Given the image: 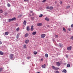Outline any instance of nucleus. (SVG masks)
Returning <instances> with one entry per match:
<instances>
[{
	"label": "nucleus",
	"instance_id": "1",
	"mask_svg": "<svg viewBox=\"0 0 73 73\" xmlns=\"http://www.w3.org/2000/svg\"><path fill=\"white\" fill-rule=\"evenodd\" d=\"M52 68L53 69H54V70H58L59 69V68L58 67H56L54 66H52Z\"/></svg>",
	"mask_w": 73,
	"mask_h": 73
},
{
	"label": "nucleus",
	"instance_id": "2",
	"mask_svg": "<svg viewBox=\"0 0 73 73\" xmlns=\"http://www.w3.org/2000/svg\"><path fill=\"white\" fill-rule=\"evenodd\" d=\"M9 57H10V58L11 60H12L13 59V54H10Z\"/></svg>",
	"mask_w": 73,
	"mask_h": 73
},
{
	"label": "nucleus",
	"instance_id": "3",
	"mask_svg": "<svg viewBox=\"0 0 73 73\" xmlns=\"http://www.w3.org/2000/svg\"><path fill=\"white\" fill-rule=\"evenodd\" d=\"M45 34H43L42 35H41V36H40V37L41 38H44L45 37Z\"/></svg>",
	"mask_w": 73,
	"mask_h": 73
},
{
	"label": "nucleus",
	"instance_id": "4",
	"mask_svg": "<svg viewBox=\"0 0 73 73\" xmlns=\"http://www.w3.org/2000/svg\"><path fill=\"white\" fill-rule=\"evenodd\" d=\"M67 50H72V46H70L67 47Z\"/></svg>",
	"mask_w": 73,
	"mask_h": 73
},
{
	"label": "nucleus",
	"instance_id": "5",
	"mask_svg": "<svg viewBox=\"0 0 73 73\" xmlns=\"http://www.w3.org/2000/svg\"><path fill=\"white\" fill-rule=\"evenodd\" d=\"M56 65L58 66H60V63L59 62H57L56 63Z\"/></svg>",
	"mask_w": 73,
	"mask_h": 73
},
{
	"label": "nucleus",
	"instance_id": "6",
	"mask_svg": "<svg viewBox=\"0 0 73 73\" xmlns=\"http://www.w3.org/2000/svg\"><path fill=\"white\" fill-rule=\"evenodd\" d=\"M42 25V23H38L37 24V26H39V27H41Z\"/></svg>",
	"mask_w": 73,
	"mask_h": 73
},
{
	"label": "nucleus",
	"instance_id": "7",
	"mask_svg": "<svg viewBox=\"0 0 73 73\" xmlns=\"http://www.w3.org/2000/svg\"><path fill=\"white\" fill-rule=\"evenodd\" d=\"M33 26L32 25L31 26V31H33V29H34V28H33Z\"/></svg>",
	"mask_w": 73,
	"mask_h": 73
},
{
	"label": "nucleus",
	"instance_id": "8",
	"mask_svg": "<svg viewBox=\"0 0 73 73\" xmlns=\"http://www.w3.org/2000/svg\"><path fill=\"white\" fill-rule=\"evenodd\" d=\"M27 31H30V28H29V26H27Z\"/></svg>",
	"mask_w": 73,
	"mask_h": 73
},
{
	"label": "nucleus",
	"instance_id": "9",
	"mask_svg": "<svg viewBox=\"0 0 73 73\" xmlns=\"http://www.w3.org/2000/svg\"><path fill=\"white\" fill-rule=\"evenodd\" d=\"M23 24L24 25H27V21L25 20L23 22Z\"/></svg>",
	"mask_w": 73,
	"mask_h": 73
},
{
	"label": "nucleus",
	"instance_id": "10",
	"mask_svg": "<svg viewBox=\"0 0 73 73\" xmlns=\"http://www.w3.org/2000/svg\"><path fill=\"white\" fill-rule=\"evenodd\" d=\"M9 33V32H5V35L6 36H7V35H8V34Z\"/></svg>",
	"mask_w": 73,
	"mask_h": 73
},
{
	"label": "nucleus",
	"instance_id": "11",
	"mask_svg": "<svg viewBox=\"0 0 73 73\" xmlns=\"http://www.w3.org/2000/svg\"><path fill=\"white\" fill-rule=\"evenodd\" d=\"M62 73H66V70L65 69L63 70L62 71Z\"/></svg>",
	"mask_w": 73,
	"mask_h": 73
},
{
	"label": "nucleus",
	"instance_id": "12",
	"mask_svg": "<svg viewBox=\"0 0 73 73\" xmlns=\"http://www.w3.org/2000/svg\"><path fill=\"white\" fill-rule=\"evenodd\" d=\"M45 20H46V21H49V18H48L47 17H46L45 19Z\"/></svg>",
	"mask_w": 73,
	"mask_h": 73
},
{
	"label": "nucleus",
	"instance_id": "13",
	"mask_svg": "<svg viewBox=\"0 0 73 73\" xmlns=\"http://www.w3.org/2000/svg\"><path fill=\"white\" fill-rule=\"evenodd\" d=\"M28 35H29V34H28V33H27L25 35V37H27V36H28Z\"/></svg>",
	"mask_w": 73,
	"mask_h": 73
},
{
	"label": "nucleus",
	"instance_id": "14",
	"mask_svg": "<svg viewBox=\"0 0 73 73\" xmlns=\"http://www.w3.org/2000/svg\"><path fill=\"white\" fill-rule=\"evenodd\" d=\"M28 42H29V40H27L25 41V43L26 44H28Z\"/></svg>",
	"mask_w": 73,
	"mask_h": 73
},
{
	"label": "nucleus",
	"instance_id": "15",
	"mask_svg": "<svg viewBox=\"0 0 73 73\" xmlns=\"http://www.w3.org/2000/svg\"><path fill=\"white\" fill-rule=\"evenodd\" d=\"M32 35L34 36L36 34V32H34L32 33Z\"/></svg>",
	"mask_w": 73,
	"mask_h": 73
},
{
	"label": "nucleus",
	"instance_id": "16",
	"mask_svg": "<svg viewBox=\"0 0 73 73\" xmlns=\"http://www.w3.org/2000/svg\"><path fill=\"white\" fill-rule=\"evenodd\" d=\"M4 54V52L2 51H0V54L1 55H3Z\"/></svg>",
	"mask_w": 73,
	"mask_h": 73
},
{
	"label": "nucleus",
	"instance_id": "17",
	"mask_svg": "<svg viewBox=\"0 0 73 73\" xmlns=\"http://www.w3.org/2000/svg\"><path fill=\"white\" fill-rule=\"evenodd\" d=\"M63 45V44H62L61 43L59 44V46L60 48H62V47Z\"/></svg>",
	"mask_w": 73,
	"mask_h": 73
},
{
	"label": "nucleus",
	"instance_id": "18",
	"mask_svg": "<svg viewBox=\"0 0 73 73\" xmlns=\"http://www.w3.org/2000/svg\"><path fill=\"white\" fill-rule=\"evenodd\" d=\"M45 64H44L43 65H42V67L43 68H45Z\"/></svg>",
	"mask_w": 73,
	"mask_h": 73
},
{
	"label": "nucleus",
	"instance_id": "19",
	"mask_svg": "<svg viewBox=\"0 0 73 73\" xmlns=\"http://www.w3.org/2000/svg\"><path fill=\"white\" fill-rule=\"evenodd\" d=\"M16 37H17V39H19V34H17Z\"/></svg>",
	"mask_w": 73,
	"mask_h": 73
},
{
	"label": "nucleus",
	"instance_id": "20",
	"mask_svg": "<svg viewBox=\"0 0 73 73\" xmlns=\"http://www.w3.org/2000/svg\"><path fill=\"white\" fill-rule=\"evenodd\" d=\"M63 30L64 32H66V29H65L64 27L63 28Z\"/></svg>",
	"mask_w": 73,
	"mask_h": 73
},
{
	"label": "nucleus",
	"instance_id": "21",
	"mask_svg": "<svg viewBox=\"0 0 73 73\" xmlns=\"http://www.w3.org/2000/svg\"><path fill=\"white\" fill-rule=\"evenodd\" d=\"M16 19L15 18V17H14V18H12L11 19L12 20V21H13L14 20H15Z\"/></svg>",
	"mask_w": 73,
	"mask_h": 73
},
{
	"label": "nucleus",
	"instance_id": "22",
	"mask_svg": "<svg viewBox=\"0 0 73 73\" xmlns=\"http://www.w3.org/2000/svg\"><path fill=\"white\" fill-rule=\"evenodd\" d=\"M53 9V7L51 6L50 7V10H52Z\"/></svg>",
	"mask_w": 73,
	"mask_h": 73
},
{
	"label": "nucleus",
	"instance_id": "23",
	"mask_svg": "<svg viewBox=\"0 0 73 73\" xmlns=\"http://www.w3.org/2000/svg\"><path fill=\"white\" fill-rule=\"evenodd\" d=\"M23 48H27V46L26 45V44H24L23 45Z\"/></svg>",
	"mask_w": 73,
	"mask_h": 73
},
{
	"label": "nucleus",
	"instance_id": "24",
	"mask_svg": "<svg viewBox=\"0 0 73 73\" xmlns=\"http://www.w3.org/2000/svg\"><path fill=\"white\" fill-rule=\"evenodd\" d=\"M45 56L47 58L48 57V54H45Z\"/></svg>",
	"mask_w": 73,
	"mask_h": 73
},
{
	"label": "nucleus",
	"instance_id": "25",
	"mask_svg": "<svg viewBox=\"0 0 73 73\" xmlns=\"http://www.w3.org/2000/svg\"><path fill=\"white\" fill-rule=\"evenodd\" d=\"M8 14V13L5 12V16H7V15Z\"/></svg>",
	"mask_w": 73,
	"mask_h": 73
},
{
	"label": "nucleus",
	"instance_id": "26",
	"mask_svg": "<svg viewBox=\"0 0 73 73\" xmlns=\"http://www.w3.org/2000/svg\"><path fill=\"white\" fill-rule=\"evenodd\" d=\"M34 54L36 55V54H37V51H35L34 52Z\"/></svg>",
	"mask_w": 73,
	"mask_h": 73
},
{
	"label": "nucleus",
	"instance_id": "27",
	"mask_svg": "<svg viewBox=\"0 0 73 73\" xmlns=\"http://www.w3.org/2000/svg\"><path fill=\"white\" fill-rule=\"evenodd\" d=\"M70 8V6H67L66 7V9H68Z\"/></svg>",
	"mask_w": 73,
	"mask_h": 73
},
{
	"label": "nucleus",
	"instance_id": "28",
	"mask_svg": "<svg viewBox=\"0 0 73 73\" xmlns=\"http://www.w3.org/2000/svg\"><path fill=\"white\" fill-rule=\"evenodd\" d=\"M70 40H73V36H71V37L70 38Z\"/></svg>",
	"mask_w": 73,
	"mask_h": 73
},
{
	"label": "nucleus",
	"instance_id": "29",
	"mask_svg": "<svg viewBox=\"0 0 73 73\" xmlns=\"http://www.w3.org/2000/svg\"><path fill=\"white\" fill-rule=\"evenodd\" d=\"M70 65L69 64H68L67 65V67H68V68H69V67H70Z\"/></svg>",
	"mask_w": 73,
	"mask_h": 73
},
{
	"label": "nucleus",
	"instance_id": "30",
	"mask_svg": "<svg viewBox=\"0 0 73 73\" xmlns=\"http://www.w3.org/2000/svg\"><path fill=\"white\" fill-rule=\"evenodd\" d=\"M43 15L42 14H40L39 16V17H42Z\"/></svg>",
	"mask_w": 73,
	"mask_h": 73
},
{
	"label": "nucleus",
	"instance_id": "31",
	"mask_svg": "<svg viewBox=\"0 0 73 73\" xmlns=\"http://www.w3.org/2000/svg\"><path fill=\"white\" fill-rule=\"evenodd\" d=\"M19 29H20V28H19V27H18V28L16 29V31L17 32H18L19 31Z\"/></svg>",
	"mask_w": 73,
	"mask_h": 73
},
{
	"label": "nucleus",
	"instance_id": "32",
	"mask_svg": "<svg viewBox=\"0 0 73 73\" xmlns=\"http://www.w3.org/2000/svg\"><path fill=\"white\" fill-rule=\"evenodd\" d=\"M7 5L8 7H10L11 6L10 4H9V3H8L7 4Z\"/></svg>",
	"mask_w": 73,
	"mask_h": 73
},
{
	"label": "nucleus",
	"instance_id": "33",
	"mask_svg": "<svg viewBox=\"0 0 73 73\" xmlns=\"http://www.w3.org/2000/svg\"><path fill=\"white\" fill-rule=\"evenodd\" d=\"M3 70V68H0V72H1Z\"/></svg>",
	"mask_w": 73,
	"mask_h": 73
},
{
	"label": "nucleus",
	"instance_id": "34",
	"mask_svg": "<svg viewBox=\"0 0 73 73\" xmlns=\"http://www.w3.org/2000/svg\"><path fill=\"white\" fill-rule=\"evenodd\" d=\"M50 7H49L48 6L46 7V9H50Z\"/></svg>",
	"mask_w": 73,
	"mask_h": 73
},
{
	"label": "nucleus",
	"instance_id": "35",
	"mask_svg": "<svg viewBox=\"0 0 73 73\" xmlns=\"http://www.w3.org/2000/svg\"><path fill=\"white\" fill-rule=\"evenodd\" d=\"M11 21H12V19H9V22H11Z\"/></svg>",
	"mask_w": 73,
	"mask_h": 73
},
{
	"label": "nucleus",
	"instance_id": "36",
	"mask_svg": "<svg viewBox=\"0 0 73 73\" xmlns=\"http://www.w3.org/2000/svg\"><path fill=\"white\" fill-rule=\"evenodd\" d=\"M3 10L1 9L0 10V13H3Z\"/></svg>",
	"mask_w": 73,
	"mask_h": 73
},
{
	"label": "nucleus",
	"instance_id": "37",
	"mask_svg": "<svg viewBox=\"0 0 73 73\" xmlns=\"http://www.w3.org/2000/svg\"><path fill=\"white\" fill-rule=\"evenodd\" d=\"M58 35H55V38H58Z\"/></svg>",
	"mask_w": 73,
	"mask_h": 73
},
{
	"label": "nucleus",
	"instance_id": "38",
	"mask_svg": "<svg viewBox=\"0 0 73 73\" xmlns=\"http://www.w3.org/2000/svg\"><path fill=\"white\" fill-rule=\"evenodd\" d=\"M55 73H59V72H58V71H55Z\"/></svg>",
	"mask_w": 73,
	"mask_h": 73
},
{
	"label": "nucleus",
	"instance_id": "39",
	"mask_svg": "<svg viewBox=\"0 0 73 73\" xmlns=\"http://www.w3.org/2000/svg\"><path fill=\"white\" fill-rule=\"evenodd\" d=\"M46 1V0H44L42 1V3H44V2H45Z\"/></svg>",
	"mask_w": 73,
	"mask_h": 73
},
{
	"label": "nucleus",
	"instance_id": "40",
	"mask_svg": "<svg viewBox=\"0 0 73 73\" xmlns=\"http://www.w3.org/2000/svg\"><path fill=\"white\" fill-rule=\"evenodd\" d=\"M71 28H73V24L71 25Z\"/></svg>",
	"mask_w": 73,
	"mask_h": 73
},
{
	"label": "nucleus",
	"instance_id": "41",
	"mask_svg": "<svg viewBox=\"0 0 73 73\" xmlns=\"http://www.w3.org/2000/svg\"><path fill=\"white\" fill-rule=\"evenodd\" d=\"M29 58H30V57H29V56H28V57H27V59H28V60H29Z\"/></svg>",
	"mask_w": 73,
	"mask_h": 73
},
{
	"label": "nucleus",
	"instance_id": "42",
	"mask_svg": "<svg viewBox=\"0 0 73 73\" xmlns=\"http://www.w3.org/2000/svg\"><path fill=\"white\" fill-rule=\"evenodd\" d=\"M43 60H44V59L42 58L40 59V61H43Z\"/></svg>",
	"mask_w": 73,
	"mask_h": 73
},
{
	"label": "nucleus",
	"instance_id": "43",
	"mask_svg": "<svg viewBox=\"0 0 73 73\" xmlns=\"http://www.w3.org/2000/svg\"><path fill=\"white\" fill-rule=\"evenodd\" d=\"M66 57L67 58H68V56L67 55H66Z\"/></svg>",
	"mask_w": 73,
	"mask_h": 73
},
{
	"label": "nucleus",
	"instance_id": "44",
	"mask_svg": "<svg viewBox=\"0 0 73 73\" xmlns=\"http://www.w3.org/2000/svg\"><path fill=\"white\" fill-rule=\"evenodd\" d=\"M32 20H34V17H31Z\"/></svg>",
	"mask_w": 73,
	"mask_h": 73
},
{
	"label": "nucleus",
	"instance_id": "45",
	"mask_svg": "<svg viewBox=\"0 0 73 73\" xmlns=\"http://www.w3.org/2000/svg\"><path fill=\"white\" fill-rule=\"evenodd\" d=\"M2 44V42L1 41H0V45Z\"/></svg>",
	"mask_w": 73,
	"mask_h": 73
},
{
	"label": "nucleus",
	"instance_id": "46",
	"mask_svg": "<svg viewBox=\"0 0 73 73\" xmlns=\"http://www.w3.org/2000/svg\"><path fill=\"white\" fill-rule=\"evenodd\" d=\"M68 30L69 31H70V28H68Z\"/></svg>",
	"mask_w": 73,
	"mask_h": 73
},
{
	"label": "nucleus",
	"instance_id": "47",
	"mask_svg": "<svg viewBox=\"0 0 73 73\" xmlns=\"http://www.w3.org/2000/svg\"><path fill=\"white\" fill-rule=\"evenodd\" d=\"M29 0H24V1H29Z\"/></svg>",
	"mask_w": 73,
	"mask_h": 73
},
{
	"label": "nucleus",
	"instance_id": "48",
	"mask_svg": "<svg viewBox=\"0 0 73 73\" xmlns=\"http://www.w3.org/2000/svg\"><path fill=\"white\" fill-rule=\"evenodd\" d=\"M60 4H62V1H60Z\"/></svg>",
	"mask_w": 73,
	"mask_h": 73
},
{
	"label": "nucleus",
	"instance_id": "49",
	"mask_svg": "<svg viewBox=\"0 0 73 73\" xmlns=\"http://www.w3.org/2000/svg\"><path fill=\"white\" fill-rule=\"evenodd\" d=\"M30 12H31V13H33V11H31Z\"/></svg>",
	"mask_w": 73,
	"mask_h": 73
},
{
	"label": "nucleus",
	"instance_id": "50",
	"mask_svg": "<svg viewBox=\"0 0 73 73\" xmlns=\"http://www.w3.org/2000/svg\"><path fill=\"white\" fill-rule=\"evenodd\" d=\"M50 27V26H49V25H47V27Z\"/></svg>",
	"mask_w": 73,
	"mask_h": 73
},
{
	"label": "nucleus",
	"instance_id": "51",
	"mask_svg": "<svg viewBox=\"0 0 73 73\" xmlns=\"http://www.w3.org/2000/svg\"><path fill=\"white\" fill-rule=\"evenodd\" d=\"M35 14L34 13H33L32 14V15H34Z\"/></svg>",
	"mask_w": 73,
	"mask_h": 73
},
{
	"label": "nucleus",
	"instance_id": "52",
	"mask_svg": "<svg viewBox=\"0 0 73 73\" xmlns=\"http://www.w3.org/2000/svg\"><path fill=\"white\" fill-rule=\"evenodd\" d=\"M29 16H31V15H29Z\"/></svg>",
	"mask_w": 73,
	"mask_h": 73
},
{
	"label": "nucleus",
	"instance_id": "53",
	"mask_svg": "<svg viewBox=\"0 0 73 73\" xmlns=\"http://www.w3.org/2000/svg\"><path fill=\"white\" fill-rule=\"evenodd\" d=\"M0 17H1V16H0Z\"/></svg>",
	"mask_w": 73,
	"mask_h": 73
}]
</instances>
